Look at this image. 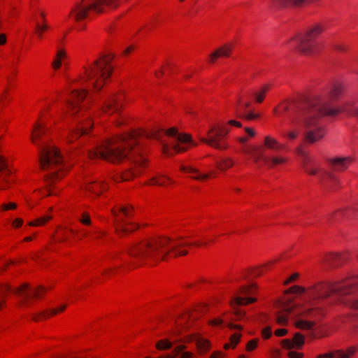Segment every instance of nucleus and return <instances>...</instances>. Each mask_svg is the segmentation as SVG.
I'll return each instance as SVG.
<instances>
[{"instance_id":"obj_62","label":"nucleus","mask_w":358,"mask_h":358,"mask_svg":"<svg viewBox=\"0 0 358 358\" xmlns=\"http://www.w3.org/2000/svg\"><path fill=\"white\" fill-rule=\"evenodd\" d=\"M180 335H181V331L178 329H173L169 334V336H170V338L171 339H174V340L180 338L179 337Z\"/></svg>"},{"instance_id":"obj_2","label":"nucleus","mask_w":358,"mask_h":358,"mask_svg":"<svg viewBox=\"0 0 358 358\" xmlns=\"http://www.w3.org/2000/svg\"><path fill=\"white\" fill-rule=\"evenodd\" d=\"M187 237L180 236L171 238L167 236H157L143 240L131 245L129 249L130 256L136 258L138 264L132 268L144 264L156 266L162 262H168L171 258L183 257L188 254L187 248L208 247L215 242L210 239L205 242L187 241Z\"/></svg>"},{"instance_id":"obj_19","label":"nucleus","mask_w":358,"mask_h":358,"mask_svg":"<svg viewBox=\"0 0 358 358\" xmlns=\"http://www.w3.org/2000/svg\"><path fill=\"white\" fill-rule=\"evenodd\" d=\"M355 213V209L350 207L339 208L327 215V222L330 224L341 222L349 219Z\"/></svg>"},{"instance_id":"obj_22","label":"nucleus","mask_w":358,"mask_h":358,"mask_svg":"<svg viewBox=\"0 0 358 358\" xmlns=\"http://www.w3.org/2000/svg\"><path fill=\"white\" fill-rule=\"evenodd\" d=\"M194 343L196 353L200 356L207 355L212 349L211 341L209 339L203 337L201 334H199Z\"/></svg>"},{"instance_id":"obj_12","label":"nucleus","mask_w":358,"mask_h":358,"mask_svg":"<svg viewBox=\"0 0 358 358\" xmlns=\"http://www.w3.org/2000/svg\"><path fill=\"white\" fill-rule=\"evenodd\" d=\"M124 95L122 92L108 93L101 97L100 110L102 113L111 115L119 113L122 107Z\"/></svg>"},{"instance_id":"obj_42","label":"nucleus","mask_w":358,"mask_h":358,"mask_svg":"<svg viewBox=\"0 0 358 358\" xmlns=\"http://www.w3.org/2000/svg\"><path fill=\"white\" fill-rule=\"evenodd\" d=\"M173 182L171 180H149L142 184L143 186H158L164 187H171L173 185Z\"/></svg>"},{"instance_id":"obj_50","label":"nucleus","mask_w":358,"mask_h":358,"mask_svg":"<svg viewBox=\"0 0 358 358\" xmlns=\"http://www.w3.org/2000/svg\"><path fill=\"white\" fill-rule=\"evenodd\" d=\"M306 288L300 285H293L285 291V294H303L306 292Z\"/></svg>"},{"instance_id":"obj_24","label":"nucleus","mask_w":358,"mask_h":358,"mask_svg":"<svg viewBox=\"0 0 358 358\" xmlns=\"http://www.w3.org/2000/svg\"><path fill=\"white\" fill-rule=\"evenodd\" d=\"M263 146L264 148L274 152H279L285 148V145L284 144L280 143L271 135H266L264 136Z\"/></svg>"},{"instance_id":"obj_64","label":"nucleus","mask_w":358,"mask_h":358,"mask_svg":"<svg viewBox=\"0 0 358 358\" xmlns=\"http://www.w3.org/2000/svg\"><path fill=\"white\" fill-rule=\"evenodd\" d=\"M179 358H196V355L191 351H184L180 355Z\"/></svg>"},{"instance_id":"obj_45","label":"nucleus","mask_w":358,"mask_h":358,"mask_svg":"<svg viewBox=\"0 0 358 358\" xmlns=\"http://www.w3.org/2000/svg\"><path fill=\"white\" fill-rule=\"evenodd\" d=\"M237 117L248 121H252L259 118L260 115L258 113H255L252 110H249L244 112L243 114L238 115Z\"/></svg>"},{"instance_id":"obj_51","label":"nucleus","mask_w":358,"mask_h":358,"mask_svg":"<svg viewBox=\"0 0 358 358\" xmlns=\"http://www.w3.org/2000/svg\"><path fill=\"white\" fill-rule=\"evenodd\" d=\"M259 341V338L250 340L245 345V350L247 352H252L255 350L258 347Z\"/></svg>"},{"instance_id":"obj_59","label":"nucleus","mask_w":358,"mask_h":358,"mask_svg":"<svg viewBox=\"0 0 358 358\" xmlns=\"http://www.w3.org/2000/svg\"><path fill=\"white\" fill-rule=\"evenodd\" d=\"M334 358H347L343 349H338L332 350Z\"/></svg>"},{"instance_id":"obj_63","label":"nucleus","mask_w":358,"mask_h":358,"mask_svg":"<svg viewBox=\"0 0 358 358\" xmlns=\"http://www.w3.org/2000/svg\"><path fill=\"white\" fill-rule=\"evenodd\" d=\"M289 358H303V353L296 351H289L287 353Z\"/></svg>"},{"instance_id":"obj_20","label":"nucleus","mask_w":358,"mask_h":358,"mask_svg":"<svg viewBox=\"0 0 358 358\" xmlns=\"http://www.w3.org/2000/svg\"><path fill=\"white\" fill-rule=\"evenodd\" d=\"M234 47V45L233 43H227L220 46L209 55L208 63L214 64L219 58L230 57Z\"/></svg>"},{"instance_id":"obj_54","label":"nucleus","mask_w":358,"mask_h":358,"mask_svg":"<svg viewBox=\"0 0 358 358\" xmlns=\"http://www.w3.org/2000/svg\"><path fill=\"white\" fill-rule=\"evenodd\" d=\"M261 336L265 340L269 339L272 336L271 327L267 326L263 328L261 331Z\"/></svg>"},{"instance_id":"obj_55","label":"nucleus","mask_w":358,"mask_h":358,"mask_svg":"<svg viewBox=\"0 0 358 358\" xmlns=\"http://www.w3.org/2000/svg\"><path fill=\"white\" fill-rule=\"evenodd\" d=\"M117 271V267H111L104 270L102 272V275L106 278H108L113 275H114Z\"/></svg>"},{"instance_id":"obj_38","label":"nucleus","mask_w":358,"mask_h":358,"mask_svg":"<svg viewBox=\"0 0 358 358\" xmlns=\"http://www.w3.org/2000/svg\"><path fill=\"white\" fill-rule=\"evenodd\" d=\"M233 309L231 313V320L233 321H241L243 320L245 316V312L243 309L240 308V306L236 305L231 306Z\"/></svg>"},{"instance_id":"obj_36","label":"nucleus","mask_w":358,"mask_h":358,"mask_svg":"<svg viewBox=\"0 0 358 358\" xmlns=\"http://www.w3.org/2000/svg\"><path fill=\"white\" fill-rule=\"evenodd\" d=\"M50 29V26L47 23V21H44L43 23L36 24L35 27V34L37 36V38L39 40H42L44 38V34L45 32L48 31Z\"/></svg>"},{"instance_id":"obj_48","label":"nucleus","mask_w":358,"mask_h":358,"mask_svg":"<svg viewBox=\"0 0 358 358\" xmlns=\"http://www.w3.org/2000/svg\"><path fill=\"white\" fill-rule=\"evenodd\" d=\"M78 221L84 226L88 227L92 224L90 215L87 211H84L81 213L80 217L78 218Z\"/></svg>"},{"instance_id":"obj_43","label":"nucleus","mask_w":358,"mask_h":358,"mask_svg":"<svg viewBox=\"0 0 358 358\" xmlns=\"http://www.w3.org/2000/svg\"><path fill=\"white\" fill-rule=\"evenodd\" d=\"M315 325V322L299 320L295 322V327L302 330H310Z\"/></svg>"},{"instance_id":"obj_49","label":"nucleus","mask_w":358,"mask_h":358,"mask_svg":"<svg viewBox=\"0 0 358 358\" xmlns=\"http://www.w3.org/2000/svg\"><path fill=\"white\" fill-rule=\"evenodd\" d=\"M273 264V262H268L254 269L253 273L256 276L261 275L264 271H268L271 266Z\"/></svg>"},{"instance_id":"obj_17","label":"nucleus","mask_w":358,"mask_h":358,"mask_svg":"<svg viewBox=\"0 0 358 358\" xmlns=\"http://www.w3.org/2000/svg\"><path fill=\"white\" fill-rule=\"evenodd\" d=\"M336 285L335 282H320L309 287L308 289L312 292L314 296L317 298H326L332 293H335L334 288Z\"/></svg>"},{"instance_id":"obj_61","label":"nucleus","mask_w":358,"mask_h":358,"mask_svg":"<svg viewBox=\"0 0 358 358\" xmlns=\"http://www.w3.org/2000/svg\"><path fill=\"white\" fill-rule=\"evenodd\" d=\"M11 291L8 285H0V296H3Z\"/></svg>"},{"instance_id":"obj_29","label":"nucleus","mask_w":358,"mask_h":358,"mask_svg":"<svg viewBox=\"0 0 358 358\" xmlns=\"http://www.w3.org/2000/svg\"><path fill=\"white\" fill-rule=\"evenodd\" d=\"M46 184L41 189L43 194L46 196L57 195L59 192V189L57 186L56 180H46Z\"/></svg>"},{"instance_id":"obj_46","label":"nucleus","mask_w":358,"mask_h":358,"mask_svg":"<svg viewBox=\"0 0 358 358\" xmlns=\"http://www.w3.org/2000/svg\"><path fill=\"white\" fill-rule=\"evenodd\" d=\"M344 352L347 358H355L358 353V344L348 346Z\"/></svg>"},{"instance_id":"obj_44","label":"nucleus","mask_w":358,"mask_h":358,"mask_svg":"<svg viewBox=\"0 0 358 358\" xmlns=\"http://www.w3.org/2000/svg\"><path fill=\"white\" fill-rule=\"evenodd\" d=\"M228 315L227 313H223L220 317H216L213 319H210L207 322L208 325L212 327H220L223 323L224 318Z\"/></svg>"},{"instance_id":"obj_6","label":"nucleus","mask_w":358,"mask_h":358,"mask_svg":"<svg viewBox=\"0 0 358 358\" xmlns=\"http://www.w3.org/2000/svg\"><path fill=\"white\" fill-rule=\"evenodd\" d=\"M113 55H106L88 64L85 67V76L81 78L82 83L96 91L101 90L113 73Z\"/></svg>"},{"instance_id":"obj_14","label":"nucleus","mask_w":358,"mask_h":358,"mask_svg":"<svg viewBox=\"0 0 358 358\" xmlns=\"http://www.w3.org/2000/svg\"><path fill=\"white\" fill-rule=\"evenodd\" d=\"M355 161V158L352 156H335L326 159L328 167L336 173H344Z\"/></svg>"},{"instance_id":"obj_28","label":"nucleus","mask_w":358,"mask_h":358,"mask_svg":"<svg viewBox=\"0 0 358 358\" xmlns=\"http://www.w3.org/2000/svg\"><path fill=\"white\" fill-rule=\"evenodd\" d=\"M13 176V171L9 167L8 159L0 155V177H12Z\"/></svg>"},{"instance_id":"obj_60","label":"nucleus","mask_w":358,"mask_h":358,"mask_svg":"<svg viewBox=\"0 0 358 358\" xmlns=\"http://www.w3.org/2000/svg\"><path fill=\"white\" fill-rule=\"evenodd\" d=\"M299 276L300 275L299 273H294L286 280H285L283 284L285 285H287L288 284L296 281L299 278Z\"/></svg>"},{"instance_id":"obj_39","label":"nucleus","mask_w":358,"mask_h":358,"mask_svg":"<svg viewBox=\"0 0 358 358\" xmlns=\"http://www.w3.org/2000/svg\"><path fill=\"white\" fill-rule=\"evenodd\" d=\"M52 219V216L51 215H45L29 222L28 225L31 227H42L45 225Z\"/></svg>"},{"instance_id":"obj_3","label":"nucleus","mask_w":358,"mask_h":358,"mask_svg":"<svg viewBox=\"0 0 358 358\" xmlns=\"http://www.w3.org/2000/svg\"><path fill=\"white\" fill-rule=\"evenodd\" d=\"M48 127L41 115L34 125L31 141L40 150L39 166L41 169L49 172L47 179H62L66 176L69 168L64 163L59 150L48 143Z\"/></svg>"},{"instance_id":"obj_8","label":"nucleus","mask_w":358,"mask_h":358,"mask_svg":"<svg viewBox=\"0 0 358 358\" xmlns=\"http://www.w3.org/2000/svg\"><path fill=\"white\" fill-rule=\"evenodd\" d=\"M111 213L114 217L115 231L119 237L126 236L138 228L137 223L127 220L134 215L131 206H115L111 209Z\"/></svg>"},{"instance_id":"obj_16","label":"nucleus","mask_w":358,"mask_h":358,"mask_svg":"<svg viewBox=\"0 0 358 358\" xmlns=\"http://www.w3.org/2000/svg\"><path fill=\"white\" fill-rule=\"evenodd\" d=\"M336 285L334 292L340 295H348L354 293L358 287V276L346 278L339 281H335Z\"/></svg>"},{"instance_id":"obj_10","label":"nucleus","mask_w":358,"mask_h":358,"mask_svg":"<svg viewBox=\"0 0 358 358\" xmlns=\"http://www.w3.org/2000/svg\"><path fill=\"white\" fill-rule=\"evenodd\" d=\"M229 127L240 128L242 127L241 122L236 120H229L227 123L215 126L208 131V137L203 138L201 141L210 146L219 150L227 148L224 137L229 132Z\"/></svg>"},{"instance_id":"obj_41","label":"nucleus","mask_w":358,"mask_h":358,"mask_svg":"<svg viewBox=\"0 0 358 358\" xmlns=\"http://www.w3.org/2000/svg\"><path fill=\"white\" fill-rule=\"evenodd\" d=\"M199 334H200V333L196 332V333L190 334L188 335H185L182 338L174 340V343H183L184 345L189 344L192 342L195 343V341H196Z\"/></svg>"},{"instance_id":"obj_5","label":"nucleus","mask_w":358,"mask_h":358,"mask_svg":"<svg viewBox=\"0 0 358 358\" xmlns=\"http://www.w3.org/2000/svg\"><path fill=\"white\" fill-rule=\"evenodd\" d=\"M327 23L324 21L315 22L308 25L302 31L289 40L296 41V51L304 56H314L320 54L323 49L320 36L327 30Z\"/></svg>"},{"instance_id":"obj_31","label":"nucleus","mask_w":358,"mask_h":358,"mask_svg":"<svg viewBox=\"0 0 358 358\" xmlns=\"http://www.w3.org/2000/svg\"><path fill=\"white\" fill-rule=\"evenodd\" d=\"M257 291V285L252 283L250 285H243L239 287L236 292V294L238 296H249L255 294Z\"/></svg>"},{"instance_id":"obj_9","label":"nucleus","mask_w":358,"mask_h":358,"mask_svg":"<svg viewBox=\"0 0 358 358\" xmlns=\"http://www.w3.org/2000/svg\"><path fill=\"white\" fill-rule=\"evenodd\" d=\"M263 148L254 145H245L243 152L259 166L264 165L270 169H276L285 165L289 159L283 155H273L265 156Z\"/></svg>"},{"instance_id":"obj_57","label":"nucleus","mask_w":358,"mask_h":358,"mask_svg":"<svg viewBox=\"0 0 358 358\" xmlns=\"http://www.w3.org/2000/svg\"><path fill=\"white\" fill-rule=\"evenodd\" d=\"M232 164H233V162H232L231 159H223L220 162V164H219V167L220 169L224 170V169L231 167L232 166Z\"/></svg>"},{"instance_id":"obj_26","label":"nucleus","mask_w":358,"mask_h":358,"mask_svg":"<svg viewBox=\"0 0 358 358\" xmlns=\"http://www.w3.org/2000/svg\"><path fill=\"white\" fill-rule=\"evenodd\" d=\"M77 234L76 229L67 227H59L57 230L56 241L59 243L67 241L71 236Z\"/></svg>"},{"instance_id":"obj_4","label":"nucleus","mask_w":358,"mask_h":358,"mask_svg":"<svg viewBox=\"0 0 358 358\" xmlns=\"http://www.w3.org/2000/svg\"><path fill=\"white\" fill-rule=\"evenodd\" d=\"M345 84L340 80H333L323 87L320 94H314L309 106L316 110L321 116L336 117L343 113L358 118V108L351 103L346 102L341 106L333 104L344 94Z\"/></svg>"},{"instance_id":"obj_18","label":"nucleus","mask_w":358,"mask_h":358,"mask_svg":"<svg viewBox=\"0 0 358 358\" xmlns=\"http://www.w3.org/2000/svg\"><path fill=\"white\" fill-rule=\"evenodd\" d=\"M66 308V305L63 304L54 308H48L40 312L34 313L31 315V319L34 322L46 321L59 314L63 313Z\"/></svg>"},{"instance_id":"obj_32","label":"nucleus","mask_w":358,"mask_h":358,"mask_svg":"<svg viewBox=\"0 0 358 358\" xmlns=\"http://www.w3.org/2000/svg\"><path fill=\"white\" fill-rule=\"evenodd\" d=\"M257 301V298L254 297H242L241 296H237L234 297L230 301V306H234L236 305L238 306H248L249 304L253 303Z\"/></svg>"},{"instance_id":"obj_15","label":"nucleus","mask_w":358,"mask_h":358,"mask_svg":"<svg viewBox=\"0 0 358 358\" xmlns=\"http://www.w3.org/2000/svg\"><path fill=\"white\" fill-rule=\"evenodd\" d=\"M350 257V253L348 251L329 252L324 255L322 262L330 268H338L347 262Z\"/></svg>"},{"instance_id":"obj_11","label":"nucleus","mask_w":358,"mask_h":358,"mask_svg":"<svg viewBox=\"0 0 358 358\" xmlns=\"http://www.w3.org/2000/svg\"><path fill=\"white\" fill-rule=\"evenodd\" d=\"M305 127L308 130L305 132L303 140L308 144L315 143L322 140L327 133V128L319 122V118L310 116L306 119Z\"/></svg>"},{"instance_id":"obj_33","label":"nucleus","mask_w":358,"mask_h":358,"mask_svg":"<svg viewBox=\"0 0 358 358\" xmlns=\"http://www.w3.org/2000/svg\"><path fill=\"white\" fill-rule=\"evenodd\" d=\"M294 104L292 101H284L278 105L273 110V114L275 116H281L291 110L292 106Z\"/></svg>"},{"instance_id":"obj_1","label":"nucleus","mask_w":358,"mask_h":358,"mask_svg":"<svg viewBox=\"0 0 358 358\" xmlns=\"http://www.w3.org/2000/svg\"><path fill=\"white\" fill-rule=\"evenodd\" d=\"M154 138L162 142V152L170 156L187 151L192 145L191 136L180 134L176 127L163 130H133L130 132L115 135L100 143L89 150L90 159H103L112 163H118L127 157L131 161L132 166L126 170L122 179H134L143 176L148 159L140 145L139 137Z\"/></svg>"},{"instance_id":"obj_23","label":"nucleus","mask_w":358,"mask_h":358,"mask_svg":"<svg viewBox=\"0 0 358 358\" xmlns=\"http://www.w3.org/2000/svg\"><path fill=\"white\" fill-rule=\"evenodd\" d=\"M109 188L105 180H92L85 185V190L97 195L101 194Z\"/></svg>"},{"instance_id":"obj_21","label":"nucleus","mask_w":358,"mask_h":358,"mask_svg":"<svg viewBox=\"0 0 358 358\" xmlns=\"http://www.w3.org/2000/svg\"><path fill=\"white\" fill-rule=\"evenodd\" d=\"M304 343L305 337L299 332L295 333L292 340L285 338L280 341L281 347L286 350H291L292 348L300 350L302 348Z\"/></svg>"},{"instance_id":"obj_37","label":"nucleus","mask_w":358,"mask_h":358,"mask_svg":"<svg viewBox=\"0 0 358 358\" xmlns=\"http://www.w3.org/2000/svg\"><path fill=\"white\" fill-rule=\"evenodd\" d=\"M251 102L249 101H243L242 98H240L237 101L236 107V115L243 114L244 112L250 110Z\"/></svg>"},{"instance_id":"obj_35","label":"nucleus","mask_w":358,"mask_h":358,"mask_svg":"<svg viewBox=\"0 0 358 358\" xmlns=\"http://www.w3.org/2000/svg\"><path fill=\"white\" fill-rule=\"evenodd\" d=\"M322 187L328 192H337L341 188L339 180H322Z\"/></svg>"},{"instance_id":"obj_7","label":"nucleus","mask_w":358,"mask_h":358,"mask_svg":"<svg viewBox=\"0 0 358 358\" xmlns=\"http://www.w3.org/2000/svg\"><path fill=\"white\" fill-rule=\"evenodd\" d=\"M87 94L85 90H73L69 96L66 113L70 115L77 116L78 119L85 118V120H80L78 127L70 131L67 138L68 143H72L81 135L88 134V130L93 126L92 120L88 116L85 117V112L79 105L85 99Z\"/></svg>"},{"instance_id":"obj_52","label":"nucleus","mask_w":358,"mask_h":358,"mask_svg":"<svg viewBox=\"0 0 358 358\" xmlns=\"http://www.w3.org/2000/svg\"><path fill=\"white\" fill-rule=\"evenodd\" d=\"M241 334L240 333H234L233 334L230 338L229 341L230 344L231 345V348L234 349L236 348L237 345L239 343L241 338Z\"/></svg>"},{"instance_id":"obj_47","label":"nucleus","mask_w":358,"mask_h":358,"mask_svg":"<svg viewBox=\"0 0 358 358\" xmlns=\"http://www.w3.org/2000/svg\"><path fill=\"white\" fill-rule=\"evenodd\" d=\"M303 315L314 318H318L323 316V313L322 310L320 308H310L306 310L303 313Z\"/></svg>"},{"instance_id":"obj_30","label":"nucleus","mask_w":358,"mask_h":358,"mask_svg":"<svg viewBox=\"0 0 358 358\" xmlns=\"http://www.w3.org/2000/svg\"><path fill=\"white\" fill-rule=\"evenodd\" d=\"M180 171L182 172H185V173H194V175L190 177V179H194V180L207 179L208 178L215 177V176H213L212 173L201 175L200 173H199V171L197 170H196L192 167L186 166H181Z\"/></svg>"},{"instance_id":"obj_40","label":"nucleus","mask_w":358,"mask_h":358,"mask_svg":"<svg viewBox=\"0 0 358 358\" xmlns=\"http://www.w3.org/2000/svg\"><path fill=\"white\" fill-rule=\"evenodd\" d=\"M174 341L171 342L169 338L159 340L155 344V348L159 351L170 350L174 344Z\"/></svg>"},{"instance_id":"obj_25","label":"nucleus","mask_w":358,"mask_h":358,"mask_svg":"<svg viewBox=\"0 0 358 358\" xmlns=\"http://www.w3.org/2000/svg\"><path fill=\"white\" fill-rule=\"evenodd\" d=\"M66 58V51L64 48L58 49L51 63V67L52 69L54 71H58L61 68L62 62L65 61Z\"/></svg>"},{"instance_id":"obj_56","label":"nucleus","mask_w":358,"mask_h":358,"mask_svg":"<svg viewBox=\"0 0 358 358\" xmlns=\"http://www.w3.org/2000/svg\"><path fill=\"white\" fill-rule=\"evenodd\" d=\"M10 90L8 87H6L3 90V91L0 94V103L3 104L6 103L9 97Z\"/></svg>"},{"instance_id":"obj_27","label":"nucleus","mask_w":358,"mask_h":358,"mask_svg":"<svg viewBox=\"0 0 358 358\" xmlns=\"http://www.w3.org/2000/svg\"><path fill=\"white\" fill-rule=\"evenodd\" d=\"M272 85L266 83L263 85L259 90L254 92V96L255 101L258 103H261L264 101L266 95L271 90Z\"/></svg>"},{"instance_id":"obj_58","label":"nucleus","mask_w":358,"mask_h":358,"mask_svg":"<svg viewBox=\"0 0 358 358\" xmlns=\"http://www.w3.org/2000/svg\"><path fill=\"white\" fill-rule=\"evenodd\" d=\"M127 123V118L123 115H121L119 117V118L116 120V121L115 122V126L117 127L126 125Z\"/></svg>"},{"instance_id":"obj_13","label":"nucleus","mask_w":358,"mask_h":358,"mask_svg":"<svg viewBox=\"0 0 358 358\" xmlns=\"http://www.w3.org/2000/svg\"><path fill=\"white\" fill-rule=\"evenodd\" d=\"M47 292L45 287L39 285L32 289H29V285L24 283L14 290V293L22 296V303L27 306L30 301H38L43 299Z\"/></svg>"},{"instance_id":"obj_53","label":"nucleus","mask_w":358,"mask_h":358,"mask_svg":"<svg viewBox=\"0 0 358 358\" xmlns=\"http://www.w3.org/2000/svg\"><path fill=\"white\" fill-rule=\"evenodd\" d=\"M186 349H187L186 345L181 344V345H177L176 347H175L173 348V350L172 351V355H171V358H176L178 356L180 357V355L182 352L185 351Z\"/></svg>"},{"instance_id":"obj_34","label":"nucleus","mask_w":358,"mask_h":358,"mask_svg":"<svg viewBox=\"0 0 358 358\" xmlns=\"http://www.w3.org/2000/svg\"><path fill=\"white\" fill-rule=\"evenodd\" d=\"M294 307L285 308L277 313L276 322L278 324L286 326L288 323V316L292 311Z\"/></svg>"}]
</instances>
